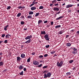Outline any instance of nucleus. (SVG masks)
Masks as SVG:
<instances>
[{
	"mask_svg": "<svg viewBox=\"0 0 79 79\" xmlns=\"http://www.w3.org/2000/svg\"><path fill=\"white\" fill-rule=\"evenodd\" d=\"M52 75V73H50V72L48 73L47 74H44V78H49L51 77V76Z\"/></svg>",
	"mask_w": 79,
	"mask_h": 79,
	"instance_id": "1",
	"label": "nucleus"
},
{
	"mask_svg": "<svg viewBox=\"0 0 79 79\" xmlns=\"http://www.w3.org/2000/svg\"><path fill=\"white\" fill-rule=\"evenodd\" d=\"M63 64V60L61 61L60 63H59V62H57V66H58V67H61L62 66Z\"/></svg>",
	"mask_w": 79,
	"mask_h": 79,
	"instance_id": "2",
	"label": "nucleus"
},
{
	"mask_svg": "<svg viewBox=\"0 0 79 79\" xmlns=\"http://www.w3.org/2000/svg\"><path fill=\"white\" fill-rule=\"evenodd\" d=\"M33 63L35 65H39V62L36 60H34L33 62Z\"/></svg>",
	"mask_w": 79,
	"mask_h": 79,
	"instance_id": "3",
	"label": "nucleus"
},
{
	"mask_svg": "<svg viewBox=\"0 0 79 79\" xmlns=\"http://www.w3.org/2000/svg\"><path fill=\"white\" fill-rule=\"evenodd\" d=\"M44 38H45V40H50V39L48 37V34H46L44 36Z\"/></svg>",
	"mask_w": 79,
	"mask_h": 79,
	"instance_id": "4",
	"label": "nucleus"
},
{
	"mask_svg": "<svg viewBox=\"0 0 79 79\" xmlns=\"http://www.w3.org/2000/svg\"><path fill=\"white\" fill-rule=\"evenodd\" d=\"M72 52L73 54H76L77 53V49L73 48Z\"/></svg>",
	"mask_w": 79,
	"mask_h": 79,
	"instance_id": "5",
	"label": "nucleus"
},
{
	"mask_svg": "<svg viewBox=\"0 0 79 79\" xmlns=\"http://www.w3.org/2000/svg\"><path fill=\"white\" fill-rule=\"evenodd\" d=\"M32 35H30V36H28L25 38L26 40H28V39H30L32 38Z\"/></svg>",
	"mask_w": 79,
	"mask_h": 79,
	"instance_id": "6",
	"label": "nucleus"
},
{
	"mask_svg": "<svg viewBox=\"0 0 79 79\" xmlns=\"http://www.w3.org/2000/svg\"><path fill=\"white\" fill-rule=\"evenodd\" d=\"M74 5H71V4H69L67 5L66 6V8H71V7H72V6H73Z\"/></svg>",
	"mask_w": 79,
	"mask_h": 79,
	"instance_id": "7",
	"label": "nucleus"
},
{
	"mask_svg": "<svg viewBox=\"0 0 79 79\" xmlns=\"http://www.w3.org/2000/svg\"><path fill=\"white\" fill-rule=\"evenodd\" d=\"M59 10V8L56 7H55L53 8V10L55 11H58Z\"/></svg>",
	"mask_w": 79,
	"mask_h": 79,
	"instance_id": "8",
	"label": "nucleus"
},
{
	"mask_svg": "<svg viewBox=\"0 0 79 79\" xmlns=\"http://www.w3.org/2000/svg\"><path fill=\"white\" fill-rule=\"evenodd\" d=\"M22 59L19 56L17 57V61H20Z\"/></svg>",
	"mask_w": 79,
	"mask_h": 79,
	"instance_id": "9",
	"label": "nucleus"
},
{
	"mask_svg": "<svg viewBox=\"0 0 79 79\" xmlns=\"http://www.w3.org/2000/svg\"><path fill=\"white\" fill-rule=\"evenodd\" d=\"M23 68H24V66L23 65H20L19 67V69L21 70V69H23Z\"/></svg>",
	"mask_w": 79,
	"mask_h": 79,
	"instance_id": "10",
	"label": "nucleus"
},
{
	"mask_svg": "<svg viewBox=\"0 0 79 79\" xmlns=\"http://www.w3.org/2000/svg\"><path fill=\"white\" fill-rule=\"evenodd\" d=\"M64 32V30H61L58 32V34H63V33Z\"/></svg>",
	"mask_w": 79,
	"mask_h": 79,
	"instance_id": "11",
	"label": "nucleus"
},
{
	"mask_svg": "<svg viewBox=\"0 0 79 79\" xmlns=\"http://www.w3.org/2000/svg\"><path fill=\"white\" fill-rule=\"evenodd\" d=\"M31 40V39H29L28 40H27V41L25 42V44H30Z\"/></svg>",
	"mask_w": 79,
	"mask_h": 79,
	"instance_id": "12",
	"label": "nucleus"
},
{
	"mask_svg": "<svg viewBox=\"0 0 79 79\" xmlns=\"http://www.w3.org/2000/svg\"><path fill=\"white\" fill-rule=\"evenodd\" d=\"M37 8V7H35V6H33L32 7H31V10H36V9Z\"/></svg>",
	"mask_w": 79,
	"mask_h": 79,
	"instance_id": "13",
	"label": "nucleus"
},
{
	"mask_svg": "<svg viewBox=\"0 0 79 79\" xmlns=\"http://www.w3.org/2000/svg\"><path fill=\"white\" fill-rule=\"evenodd\" d=\"M41 34L42 35H45L46 34V32H45V31H41Z\"/></svg>",
	"mask_w": 79,
	"mask_h": 79,
	"instance_id": "14",
	"label": "nucleus"
},
{
	"mask_svg": "<svg viewBox=\"0 0 79 79\" xmlns=\"http://www.w3.org/2000/svg\"><path fill=\"white\" fill-rule=\"evenodd\" d=\"M9 36H10V37H11V35H9V34L6 35V39H7V38H10V37H9Z\"/></svg>",
	"mask_w": 79,
	"mask_h": 79,
	"instance_id": "15",
	"label": "nucleus"
},
{
	"mask_svg": "<svg viewBox=\"0 0 79 79\" xmlns=\"http://www.w3.org/2000/svg\"><path fill=\"white\" fill-rule=\"evenodd\" d=\"M20 18V19H22V20H24V19H25L24 18V16H23V15H22Z\"/></svg>",
	"mask_w": 79,
	"mask_h": 79,
	"instance_id": "16",
	"label": "nucleus"
},
{
	"mask_svg": "<svg viewBox=\"0 0 79 79\" xmlns=\"http://www.w3.org/2000/svg\"><path fill=\"white\" fill-rule=\"evenodd\" d=\"M21 57L23 58L24 57H25V54H21Z\"/></svg>",
	"mask_w": 79,
	"mask_h": 79,
	"instance_id": "17",
	"label": "nucleus"
},
{
	"mask_svg": "<svg viewBox=\"0 0 79 79\" xmlns=\"http://www.w3.org/2000/svg\"><path fill=\"white\" fill-rule=\"evenodd\" d=\"M21 15V13H19L18 14L17 17H20V16Z\"/></svg>",
	"mask_w": 79,
	"mask_h": 79,
	"instance_id": "18",
	"label": "nucleus"
},
{
	"mask_svg": "<svg viewBox=\"0 0 79 79\" xmlns=\"http://www.w3.org/2000/svg\"><path fill=\"white\" fill-rule=\"evenodd\" d=\"M41 23H42V21L41 20H39L38 22V24H40Z\"/></svg>",
	"mask_w": 79,
	"mask_h": 79,
	"instance_id": "19",
	"label": "nucleus"
},
{
	"mask_svg": "<svg viewBox=\"0 0 79 79\" xmlns=\"http://www.w3.org/2000/svg\"><path fill=\"white\" fill-rule=\"evenodd\" d=\"M27 18L29 19H32V16L31 15H28L27 17Z\"/></svg>",
	"mask_w": 79,
	"mask_h": 79,
	"instance_id": "20",
	"label": "nucleus"
},
{
	"mask_svg": "<svg viewBox=\"0 0 79 79\" xmlns=\"http://www.w3.org/2000/svg\"><path fill=\"white\" fill-rule=\"evenodd\" d=\"M57 2V1L56 0H54L52 2V3H56Z\"/></svg>",
	"mask_w": 79,
	"mask_h": 79,
	"instance_id": "21",
	"label": "nucleus"
},
{
	"mask_svg": "<svg viewBox=\"0 0 79 79\" xmlns=\"http://www.w3.org/2000/svg\"><path fill=\"white\" fill-rule=\"evenodd\" d=\"M25 23V22H24V21H22L21 22L20 24L21 25H23V24H24Z\"/></svg>",
	"mask_w": 79,
	"mask_h": 79,
	"instance_id": "22",
	"label": "nucleus"
},
{
	"mask_svg": "<svg viewBox=\"0 0 79 79\" xmlns=\"http://www.w3.org/2000/svg\"><path fill=\"white\" fill-rule=\"evenodd\" d=\"M67 46H68V47H69V46H71V44L69 43H67L66 44Z\"/></svg>",
	"mask_w": 79,
	"mask_h": 79,
	"instance_id": "23",
	"label": "nucleus"
},
{
	"mask_svg": "<svg viewBox=\"0 0 79 79\" xmlns=\"http://www.w3.org/2000/svg\"><path fill=\"white\" fill-rule=\"evenodd\" d=\"M23 75L24 73H23V71H22L21 73H20V75L21 76H23Z\"/></svg>",
	"mask_w": 79,
	"mask_h": 79,
	"instance_id": "24",
	"label": "nucleus"
},
{
	"mask_svg": "<svg viewBox=\"0 0 79 79\" xmlns=\"http://www.w3.org/2000/svg\"><path fill=\"white\" fill-rule=\"evenodd\" d=\"M33 14H34V12L33 11H30L29 12V15H33Z\"/></svg>",
	"mask_w": 79,
	"mask_h": 79,
	"instance_id": "25",
	"label": "nucleus"
},
{
	"mask_svg": "<svg viewBox=\"0 0 79 79\" xmlns=\"http://www.w3.org/2000/svg\"><path fill=\"white\" fill-rule=\"evenodd\" d=\"M3 63L2 62H0V66H3Z\"/></svg>",
	"mask_w": 79,
	"mask_h": 79,
	"instance_id": "26",
	"label": "nucleus"
},
{
	"mask_svg": "<svg viewBox=\"0 0 79 79\" xmlns=\"http://www.w3.org/2000/svg\"><path fill=\"white\" fill-rule=\"evenodd\" d=\"M61 27L60 25H58L55 26V28H58V27Z\"/></svg>",
	"mask_w": 79,
	"mask_h": 79,
	"instance_id": "27",
	"label": "nucleus"
},
{
	"mask_svg": "<svg viewBox=\"0 0 79 79\" xmlns=\"http://www.w3.org/2000/svg\"><path fill=\"white\" fill-rule=\"evenodd\" d=\"M48 71H44L43 72V73L44 74H45L46 73H48Z\"/></svg>",
	"mask_w": 79,
	"mask_h": 79,
	"instance_id": "28",
	"label": "nucleus"
},
{
	"mask_svg": "<svg viewBox=\"0 0 79 79\" xmlns=\"http://www.w3.org/2000/svg\"><path fill=\"white\" fill-rule=\"evenodd\" d=\"M48 66L47 65L46 66H44V67H43V69H46V68H48Z\"/></svg>",
	"mask_w": 79,
	"mask_h": 79,
	"instance_id": "29",
	"label": "nucleus"
},
{
	"mask_svg": "<svg viewBox=\"0 0 79 79\" xmlns=\"http://www.w3.org/2000/svg\"><path fill=\"white\" fill-rule=\"evenodd\" d=\"M42 64H41L38 66V68H40L41 67H42Z\"/></svg>",
	"mask_w": 79,
	"mask_h": 79,
	"instance_id": "30",
	"label": "nucleus"
},
{
	"mask_svg": "<svg viewBox=\"0 0 79 79\" xmlns=\"http://www.w3.org/2000/svg\"><path fill=\"white\" fill-rule=\"evenodd\" d=\"M30 60H31V57H29L28 59L27 60V62H30Z\"/></svg>",
	"mask_w": 79,
	"mask_h": 79,
	"instance_id": "31",
	"label": "nucleus"
},
{
	"mask_svg": "<svg viewBox=\"0 0 79 79\" xmlns=\"http://www.w3.org/2000/svg\"><path fill=\"white\" fill-rule=\"evenodd\" d=\"M60 13H61L60 11L56 13V14H55V15H56H56H59Z\"/></svg>",
	"mask_w": 79,
	"mask_h": 79,
	"instance_id": "32",
	"label": "nucleus"
},
{
	"mask_svg": "<svg viewBox=\"0 0 79 79\" xmlns=\"http://www.w3.org/2000/svg\"><path fill=\"white\" fill-rule=\"evenodd\" d=\"M39 15V13H36L35 14V16L36 17L37 16H38V15Z\"/></svg>",
	"mask_w": 79,
	"mask_h": 79,
	"instance_id": "33",
	"label": "nucleus"
},
{
	"mask_svg": "<svg viewBox=\"0 0 79 79\" xmlns=\"http://www.w3.org/2000/svg\"><path fill=\"white\" fill-rule=\"evenodd\" d=\"M50 47V45H46L45 46V48H49Z\"/></svg>",
	"mask_w": 79,
	"mask_h": 79,
	"instance_id": "34",
	"label": "nucleus"
},
{
	"mask_svg": "<svg viewBox=\"0 0 79 79\" xmlns=\"http://www.w3.org/2000/svg\"><path fill=\"white\" fill-rule=\"evenodd\" d=\"M73 60H71L69 61V63H70V64H71V63H73Z\"/></svg>",
	"mask_w": 79,
	"mask_h": 79,
	"instance_id": "35",
	"label": "nucleus"
},
{
	"mask_svg": "<svg viewBox=\"0 0 79 79\" xmlns=\"http://www.w3.org/2000/svg\"><path fill=\"white\" fill-rule=\"evenodd\" d=\"M39 8L40 9H43V8H44V6H40Z\"/></svg>",
	"mask_w": 79,
	"mask_h": 79,
	"instance_id": "36",
	"label": "nucleus"
},
{
	"mask_svg": "<svg viewBox=\"0 0 79 79\" xmlns=\"http://www.w3.org/2000/svg\"><path fill=\"white\" fill-rule=\"evenodd\" d=\"M55 53V51H53L51 52V55H53V54H54V53Z\"/></svg>",
	"mask_w": 79,
	"mask_h": 79,
	"instance_id": "37",
	"label": "nucleus"
},
{
	"mask_svg": "<svg viewBox=\"0 0 79 79\" xmlns=\"http://www.w3.org/2000/svg\"><path fill=\"white\" fill-rule=\"evenodd\" d=\"M11 8V7L10 6H8V7L7 8V10H10V8Z\"/></svg>",
	"mask_w": 79,
	"mask_h": 79,
	"instance_id": "38",
	"label": "nucleus"
},
{
	"mask_svg": "<svg viewBox=\"0 0 79 79\" xmlns=\"http://www.w3.org/2000/svg\"><path fill=\"white\" fill-rule=\"evenodd\" d=\"M7 40H6L4 41V43L5 44H7L8 43Z\"/></svg>",
	"mask_w": 79,
	"mask_h": 79,
	"instance_id": "39",
	"label": "nucleus"
},
{
	"mask_svg": "<svg viewBox=\"0 0 79 79\" xmlns=\"http://www.w3.org/2000/svg\"><path fill=\"white\" fill-rule=\"evenodd\" d=\"M38 57L40 58H42V57H43V56L42 55H41L39 56Z\"/></svg>",
	"mask_w": 79,
	"mask_h": 79,
	"instance_id": "40",
	"label": "nucleus"
},
{
	"mask_svg": "<svg viewBox=\"0 0 79 79\" xmlns=\"http://www.w3.org/2000/svg\"><path fill=\"white\" fill-rule=\"evenodd\" d=\"M48 56V54H46L44 55V57H46Z\"/></svg>",
	"mask_w": 79,
	"mask_h": 79,
	"instance_id": "41",
	"label": "nucleus"
},
{
	"mask_svg": "<svg viewBox=\"0 0 79 79\" xmlns=\"http://www.w3.org/2000/svg\"><path fill=\"white\" fill-rule=\"evenodd\" d=\"M5 36V34H3L2 35V37L3 38Z\"/></svg>",
	"mask_w": 79,
	"mask_h": 79,
	"instance_id": "42",
	"label": "nucleus"
},
{
	"mask_svg": "<svg viewBox=\"0 0 79 79\" xmlns=\"http://www.w3.org/2000/svg\"><path fill=\"white\" fill-rule=\"evenodd\" d=\"M51 26H53V22H51Z\"/></svg>",
	"mask_w": 79,
	"mask_h": 79,
	"instance_id": "43",
	"label": "nucleus"
},
{
	"mask_svg": "<svg viewBox=\"0 0 79 79\" xmlns=\"http://www.w3.org/2000/svg\"><path fill=\"white\" fill-rule=\"evenodd\" d=\"M66 74H67V76H68V75H69H69H70V74H71V73H70V72L67 73H66Z\"/></svg>",
	"mask_w": 79,
	"mask_h": 79,
	"instance_id": "44",
	"label": "nucleus"
},
{
	"mask_svg": "<svg viewBox=\"0 0 79 79\" xmlns=\"http://www.w3.org/2000/svg\"><path fill=\"white\" fill-rule=\"evenodd\" d=\"M7 28L5 26L4 28V30L5 31H6L7 30Z\"/></svg>",
	"mask_w": 79,
	"mask_h": 79,
	"instance_id": "45",
	"label": "nucleus"
},
{
	"mask_svg": "<svg viewBox=\"0 0 79 79\" xmlns=\"http://www.w3.org/2000/svg\"><path fill=\"white\" fill-rule=\"evenodd\" d=\"M47 22H48V21H47V20L45 21L44 22V24L47 23Z\"/></svg>",
	"mask_w": 79,
	"mask_h": 79,
	"instance_id": "46",
	"label": "nucleus"
},
{
	"mask_svg": "<svg viewBox=\"0 0 79 79\" xmlns=\"http://www.w3.org/2000/svg\"><path fill=\"white\" fill-rule=\"evenodd\" d=\"M18 8H19L20 9H21V8H23V7L22 6H19L18 7Z\"/></svg>",
	"mask_w": 79,
	"mask_h": 79,
	"instance_id": "47",
	"label": "nucleus"
},
{
	"mask_svg": "<svg viewBox=\"0 0 79 79\" xmlns=\"http://www.w3.org/2000/svg\"><path fill=\"white\" fill-rule=\"evenodd\" d=\"M58 3L54 4V6H58Z\"/></svg>",
	"mask_w": 79,
	"mask_h": 79,
	"instance_id": "48",
	"label": "nucleus"
},
{
	"mask_svg": "<svg viewBox=\"0 0 79 79\" xmlns=\"http://www.w3.org/2000/svg\"><path fill=\"white\" fill-rule=\"evenodd\" d=\"M23 71H26V68H23Z\"/></svg>",
	"mask_w": 79,
	"mask_h": 79,
	"instance_id": "49",
	"label": "nucleus"
},
{
	"mask_svg": "<svg viewBox=\"0 0 79 79\" xmlns=\"http://www.w3.org/2000/svg\"><path fill=\"white\" fill-rule=\"evenodd\" d=\"M33 5H34V4H31L30 5V7H31V6H33Z\"/></svg>",
	"mask_w": 79,
	"mask_h": 79,
	"instance_id": "50",
	"label": "nucleus"
},
{
	"mask_svg": "<svg viewBox=\"0 0 79 79\" xmlns=\"http://www.w3.org/2000/svg\"><path fill=\"white\" fill-rule=\"evenodd\" d=\"M35 53L34 52H33L32 53V55H35Z\"/></svg>",
	"mask_w": 79,
	"mask_h": 79,
	"instance_id": "51",
	"label": "nucleus"
},
{
	"mask_svg": "<svg viewBox=\"0 0 79 79\" xmlns=\"http://www.w3.org/2000/svg\"><path fill=\"white\" fill-rule=\"evenodd\" d=\"M63 17H64L61 16L60 17H59L60 19H61V18H63Z\"/></svg>",
	"mask_w": 79,
	"mask_h": 79,
	"instance_id": "52",
	"label": "nucleus"
},
{
	"mask_svg": "<svg viewBox=\"0 0 79 79\" xmlns=\"http://www.w3.org/2000/svg\"><path fill=\"white\" fill-rule=\"evenodd\" d=\"M59 19H60V17L56 19V20H58Z\"/></svg>",
	"mask_w": 79,
	"mask_h": 79,
	"instance_id": "53",
	"label": "nucleus"
},
{
	"mask_svg": "<svg viewBox=\"0 0 79 79\" xmlns=\"http://www.w3.org/2000/svg\"><path fill=\"white\" fill-rule=\"evenodd\" d=\"M6 70L7 69H5L3 71V72H4V73H5V72H6Z\"/></svg>",
	"mask_w": 79,
	"mask_h": 79,
	"instance_id": "54",
	"label": "nucleus"
},
{
	"mask_svg": "<svg viewBox=\"0 0 79 79\" xmlns=\"http://www.w3.org/2000/svg\"><path fill=\"white\" fill-rule=\"evenodd\" d=\"M69 35H67L66 36V38H68V37H69Z\"/></svg>",
	"mask_w": 79,
	"mask_h": 79,
	"instance_id": "55",
	"label": "nucleus"
},
{
	"mask_svg": "<svg viewBox=\"0 0 79 79\" xmlns=\"http://www.w3.org/2000/svg\"><path fill=\"white\" fill-rule=\"evenodd\" d=\"M50 26V25H48L46 27H49Z\"/></svg>",
	"mask_w": 79,
	"mask_h": 79,
	"instance_id": "56",
	"label": "nucleus"
},
{
	"mask_svg": "<svg viewBox=\"0 0 79 79\" xmlns=\"http://www.w3.org/2000/svg\"><path fill=\"white\" fill-rule=\"evenodd\" d=\"M23 47H24V46L23 45H21V48H23Z\"/></svg>",
	"mask_w": 79,
	"mask_h": 79,
	"instance_id": "57",
	"label": "nucleus"
},
{
	"mask_svg": "<svg viewBox=\"0 0 79 79\" xmlns=\"http://www.w3.org/2000/svg\"><path fill=\"white\" fill-rule=\"evenodd\" d=\"M50 6H53V4H51L50 5Z\"/></svg>",
	"mask_w": 79,
	"mask_h": 79,
	"instance_id": "58",
	"label": "nucleus"
},
{
	"mask_svg": "<svg viewBox=\"0 0 79 79\" xmlns=\"http://www.w3.org/2000/svg\"><path fill=\"white\" fill-rule=\"evenodd\" d=\"M77 34H79V31H77Z\"/></svg>",
	"mask_w": 79,
	"mask_h": 79,
	"instance_id": "59",
	"label": "nucleus"
},
{
	"mask_svg": "<svg viewBox=\"0 0 79 79\" xmlns=\"http://www.w3.org/2000/svg\"><path fill=\"white\" fill-rule=\"evenodd\" d=\"M74 69H75V67H74L73 68H72V70H74Z\"/></svg>",
	"mask_w": 79,
	"mask_h": 79,
	"instance_id": "60",
	"label": "nucleus"
},
{
	"mask_svg": "<svg viewBox=\"0 0 79 79\" xmlns=\"http://www.w3.org/2000/svg\"><path fill=\"white\" fill-rule=\"evenodd\" d=\"M75 30L74 29L72 30L71 31L72 32H73V31H74Z\"/></svg>",
	"mask_w": 79,
	"mask_h": 79,
	"instance_id": "61",
	"label": "nucleus"
},
{
	"mask_svg": "<svg viewBox=\"0 0 79 79\" xmlns=\"http://www.w3.org/2000/svg\"><path fill=\"white\" fill-rule=\"evenodd\" d=\"M32 4H33L34 5V4H35V1H33V2H32Z\"/></svg>",
	"mask_w": 79,
	"mask_h": 79,
	"instance_id": "62",
	"label": "nucleus"
},
{
	"mask_svg": "<svg viewBox=\"0 0 79 79\" xmlns=\"http://www.w3.org/2000/svg\"><path fill=\"white\" fill-rule=\"evenodd\" d=\"M9 26V25H7V26H6L7 28Z\"/></svg>",
	"mask_w": 79,
	"mask_h": 79,
	"instance_id": "63",
	"label": "nucleus"
},
{
	"mask_svg": "<svg viewBox=\"0 0 79 79\" xmlns=\"http://www.w3.org/2000/svg\"><path fill=\"white\" fill-rule=\"evenodd\" d=\"M77 6H79V3L77 4Z\"/></svg>",
	"mask_w": 79,
	"mask_h": 79,
	"instance_id": "64",
	"label": "nucleus"
}]
</instances>
